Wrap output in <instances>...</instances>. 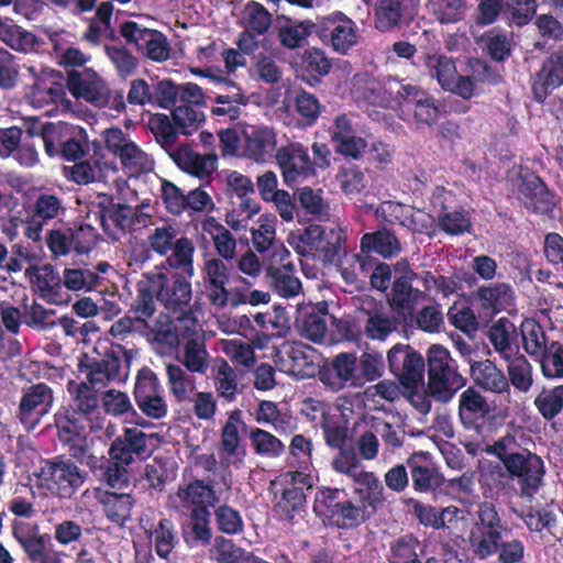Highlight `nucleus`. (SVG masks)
I'll return each instance as SVG.
<instances>
[{"label": "nucleus", "mask_w": 563, "mask_h": 563, "mask_svg": "<svg viewBox=\"0 0 563 563\" xmlns=\"http://www.w3.org/2000/svg\"><path fill=\"white\" fill-rule=\"evenodd\" d=\"M192 251L187 242L180 243L172 258H166L162 268L153 271L158 288V301L168 316H178V323L199 327L197 318L198 303L192 302L194 276Z\"/></svg>", "instance_id": "1"}, {"label": "nucleus", "mask_w": 563, "mask_h": 563, "mask_svg": "<svg viewBox=\"0 0 563 563\" xmlns=\"http://www.w3.org/2000/svg\"><path fill=\"white\" fill-rule=\"evenodd\" d=\"M331 368L340 382L350 383V387H363L383 376L385 364L377 353L363 352L357 357L354 352H341L333 357Z\"/></svg>", "instance_id": "2"}, {"label": "nucleus", "mask_w": 563, "mask_h": 563, "mask_svg": "<svg viewBox=\"0 0 563 563\" xmlns=\"http://www.w3.org/2000/svg\"><path fill=\"white\" fill-rule=\"evenodd\" d=\"M503 528L496 507L488 501L479 504L477 519L468 536L472 553L481 560L497 553Z\"/></svg>", "instance_id": "3"}, {"label": "nucleus", "mask_w": 563, "mask_h": 563, "mask_svg": "<svg viewBox=\"0 0 563 563\" xmlns=\"http://www.w3.org/2000/svg\"><path fill=\"white\" fill-rule=\"evenodd\" d=\"M387 363L400 386L380 380L372 387H420L423 384L424 358L411 345L395 344L387 353Z\"/></svg>", "instance_id": "4"}, {"label": "nucleus", "mask_w": 563, "mask_h": 563, "mask_svg": "<svg viewBox=\"0 0 563 563\" xmlns=\"http://www.w3.org/2000/svg\"><path fill=\"white\" fill-rule=\"evenodd\" d=\"M87 473L71 460L55 457L41 470L40 482L52 495L69 499L84 485Z\"/></svg>", "instance_id": "5"}, {"label": "nucleus", "mask_w": 563, "mask_h": 563, "mask_svg": "<svg viewBox=\"0 0 563 563\" xmlns=\"http://www.w3.org/2000/svg\"><path fill=\"white\" fill-rule=\"evenodd\" d=\"M503 462L510 477L518 479L520 496L531 500L543 485L545 467L542 459L531 452L510 453Z\"/></svg>", "instance_id": "6"}, {"label": "nucleus", "mask_w": 563, "mask_h": 563, "mask_svg": "<svg viewBox=\"0 0 563 563\" xmlns=\"http://www.w3.org/2000/svg\"><path fill=\"white\" fill-rule=\"evenodd\" d=\"M275 159L287 186L313 177L309 148L300 142H289L277 148Z\"/></svg>", "instance_id": "7"}, {"label": "nucleus", "mask_w": 563, "mask_h": 563, "mask_svg": "<svg viewBox=\"0 0 563 563\" xmlns=\"http://www.w3.org/2000/svg\"><path fill=\"white\" fill-rule=\"evenodd\" d=\"M396 100L402 110L412 113L417 125L431 126L441 115L437 100L422 88L411 84H400Z\"/></svg>", "instance_id": "8"}, {"label": "nucleus", "mask_w": 563, "mask_h": 563, "mask_svg": "<svg viewBox=\"0 0 563 563\" xmlns=\"http://www.w3.org/2000/svg\"><path fill=\"white\" fill-rule=\"evenodd\" d=\"M316 35L340 54H345L357 42L355 22L340 11L318 19Z\"/></svg>", "instance_id": "9"}, {"label": "nucleus", "mask_w": 563, "mask_h": 563, "mask_svg": "<svg viewBox=\"0 0 563 563\" xmlns=\"http://www.w3.org/2000/svg\"><path fill=\"white\" fill-rule=\"evenodd\" d=\"M31 82L26 84L29 89L26 96L36 108H43L49 103H57L65 96L64 86L60 82L62 73L51 68L35 66L27 67Z\"/></svg>", "instance_id": "10"}, {"label": "nucleus", "mask_w": 563, "mask_h": 563, "mask_svg": "<svg viewBox=\"0 0 563 563\" xmlns=\"http://www.w3.org/2000/svg\"><path fill=\"white\" fill-rule=\"evenodd\" d=\"M328 132L335 154L353 161L363 157L367 150V141L357 135L351 114L340 113L335 115Z\"/></svg>", "instance_id": "11"}, {"label": "nucleus", "mask_w": 563, "mask_h": 563, "mask_svg": "<svg viewBox=\"0 0 563 563\" xmlns=\"http://www.w3.org/2000/svg\"><path fill=\"white\" fill-rule=\"evenodd\" d=\"M429 382L420 387H465V378L457 372L456 362L442 345L434 344L427 352Z\"/></svg>", "instance_id": "12"}, {"label": "nucleus", "mask_w": 563, "mask_h": 563, "mask_svg": "<svg viewBox=\"0 0 563 563\" xmlns=\"http://www.w3.org/2000/svg\"><path fill=\"white\" fill-rule=\"evenodd\" d=\"M96 208L101 229L112 239H118L119 232L125 233L134 225L133 208L126 203L114 202L113 196L99 194Z\"/></svg>", "instance_id": "13"}, {"label": "nucleus", "mask_w": 563, "mask_h": 563, "mask_svg": "<svg viewBox=\"0 0 563 563\" xmlns=\"http://www.w3.org/2000/svg\"><path fill=\"white\" fill-rule=\"evenodd\" d=\"M232 267L225 261L213 257L206 261L202 268L206 296L209 303L217 309H223L229 306L230 290L227 288V285L230 280Z\"/></svg>", "instance_id": "14"}, {"label": "nucleus", "mask_w": 563, "mask_h": 563, "mask_svg": "<svg viewBox=\"0 0 563 563\" xmlns=\"http://www.w3.org/2000/svg\"><path fill=\"white\" fill-rule=\"evenodd\" d=\"M518 194L525 208L536 214H549L555 208L554 194L538 175L521 177Z\"/></svg>", "instance_id": "15"}, {"label": "nucleus", "mask_w": 563, "mask_h": 563, "mask_svg": "<svg viewBox=\"0 0 563 563\" xmlns=\"http://www.w3.org/2000/svg\"><path fill=\"white\" fill-rule=\"evenodd\" d=\"M218 501L214 490L202 481H194L179 486L176 494L169 497V503L183 512H192L198 507L213 506Z\"/></svg>", "instance_id": "16"}, {"label": "nucleus", "mask_w": 563, "mask_h": 563, "mask_svg": "<svg viewBox=\"0 0 563 563\" xmlns=\"http://www.w3.org/2000/svg\"><path fill=\"white\" fill-rule=\"evenodd\" d=\"M136 296L130 306V313L135 316L137 322H146L152 319L157 310L158 288L154 273L142 274V278L135 285Z\"/></svg>", "instance_id": "17"}, {"label": "nucleus", "mask_w": 563, "mask_h": 563, "mask_svg": "<svg viewBox=\"0 0 563 563\" xmlns=\"http://www.w3.org/2000/svg\"><path fill=\"white\" fill-rule=\"evenodd\" d=\"M475 299L479 311L486 317L493 318L507 307L515 303V292L507 283H494L478 287Z\"/></svg>", "instance_id": "18"}, {"label": "nucleus", "mask_w": 563, "mask_h": 563, "mask_svg": "<svg viewBox=\"0 0 563 563\" xmlns=\"http://www.w3.org/2000/svg\"><path fill=\"white\" fill-rule=\"evenodd\" d=\"M170 158L181 170L201 179L210 177L217 169V154H200L187 145L178 146Z\"/></svg>", "instance_id": "19"}, {"label": "nucleus", "mask_w": 563, "mask_h": 563, "mask_svg": "<svg viewBox=\"0 0 563 563\" xmlns=\"http://www.w3.org/2000/svg\"><path fill=\"white\" fill-rule=\"evenodd\" d=\"M12 534L32 563H38L52 547L51 537L40 533L37 527L14 521Z\"/></svg>", "instance_id": "20"}, {"label": "nucleus", "mask_w": 563, "mask_h": 563, "mask_svg": "<svg viewBox=\"0 0 563 563\" xmlns=\"http://www.w3.org/2000/svg\"><path fill=\"white\" fill-rule=\"evenodd\" d=\"M244 154L252 161L262 163L276 153L277 134L265 125L251 126L244 132Z\"/></svg>", "instance_id": "21"}, {"label": "nucleus", "mask_w": 563, "mask_h": 563, "mask_svg": "<svg viewBox=\"0 0 563 563\" xmlns=\"http://www.w3.org/2000/svg\"><path fill=\"white\" fill-rule=\"evenodd\" d=\"M66 87L76 99L88 102H99L102 99V80L91 68L68 71Z\"/></svg>", "instance_id": "22"}, {"label": "nucleus", "mask_w": 563, "mask_h": 563, "mask_svg": "<svg viewBox=\"0 0 563 563\" xmlns=\"http://www.w3.org/2000/svg\"><path fill=\"white\" fill-rule=\"evenodd\" d=\"M145 433L136 428H128L122 437L115 439L111 444L109 454L112 460L129 465L134 457L145 459L146 456Z\"/></svg>", "instance_id": "23"}, {"label": "nucleus", "mask_w": 563, "mask_h": 563, "mask_svg": "<svg viewBox=\"0 0 563 563\" xmlns=\"http://www.w3.org/2000/svg\"><path fill=\"white\" fill-rule=\"evenodd\" d=\"M241 423L240 411H232L221 431V444L219 457L227 466L240 467L243 462L244 451L240 448L239 424Z\"/></svg>", "instance_id": "24"}, {"label": "nucleus", "mask_w": 563, "mask_h": 563, "mask_svg": "<svg viewBox=\"0 0 563 563\" xmlns=\"http://www.w3.org/2000/svg\"><path fill=\"white\" fill-rule=\"evenodd\" d=\"M86 362L80 360L79 371L86 374L88 382L91 385L103 384L110 380L121 382L119 378L121 362L120 358L113 354L107 353L101 360H90L85 355Z\"/></svg>", "instance_id": "25"}, {"label": "nucleus", "mask_w": 563, "mask_h": 563, "mask_svg": "<svg viewBox=\"0 0 563 563\" xmlns=\"http://www.w3.org/2000/svg\"><path fill=\"white\" fill-rule=\"evenodd\" d=\"M563 85V67L551 54L542 64L532 82L534 99L543 102L550 92Z\"/></svg>", "instance_id": "26"}, {"label": "nucleus", "mask_w": 563, "mask_h": 563, "mask_svg": "<svg viewBox=\"0 0 563 563\" xmlns=\"http://www.w3.org/2000/svg\"><path fill=\"white\" fill-rule=\"evenodd\" d=\"M266 273L273 289L280 297L292 298L301 292L302 284L296 275L295 264L290 261H285L282 257V264L279 266L271 265Z\"/></svg>", "instance_id": "27"}, {"label": "nucleus", "mask_w": 563, "mask_h": 563, "mask_svg": "<svg viewBox=\"0 0 563 563\" xmlns=\"http://www.w3.org/2000/svg\"><path fill=\"white\" fill-rule=\"evenodd\" d=\"M167 322H157L153 329V343L165 347L168 352L176 350L180 342L198 332V327L178 323V316H170Z\"/></svg>", "instance_id": "28"}, {"label": "nucleus", "mask_w": 563, "mask_h": 563, "mask_svg": "<svg viewBox=\"0 0 563 563\" xmlns=\"http://www.w3.org/2000/svg\"><path fill=\"white\" fill-rule=\"evenodd\" d=\"M360 249L390 260L401 252V244L393 231L382 228L374 232L364 233L360 241Z\"/></svg>", "instance_id": "29"}, {"label": "nucleus", "mask_w": 563, "mask_h": 563, "mask_svg": "<svg viewBox=\"0 0 563 563\" xmlns=\"http://www.w3.org/2000/svg\"><path fill=\"white\" fill-rule=\"evenodd\" d=\"M332 68L331 60L320 48H309L305 51L298 66L300 78L313 86L320 82L321 78L330 73Z\"/></svg>", "instance_id": "30"}, {"label": "nucleus", "mask_w": 563, "mask_h": 563, "mask_svg": "<svg viewBox=\"0 0 563 563\" xmlns=\"http://www.w3.org/2000/svg\"><path fill=\"white\" fill-rule=\"evenodd\" d=\"M410 277L396 276L391 286L389 305L399 313H411L423 292L412 286Z\"/></svg>", "instance_id": "31"}, {"label": "nucleus", "mask_w": 563, "mask_h": 563, "mask_svg": "<svg viewBox=\"0 0 563 563\" xmlns=\"http://www.w3.org/2000/svg\"><path fill=\"white\" fill-rule=\"evenodd\" d=\"M177 230L170 224L157 227L154 229L153 233H151L147 238L148 245L152 251L162 256H165L169 252H172L170 255L166 257L172 258L176 253V250L179 246V244L187 242V247L189 246L194 254L195 246L192 241L187 236L177 238Z\"/></svg>", "instance_id": "32"}, {"label": "nucleus", "mask_w": 563, "mask_h": 563, "mask_svg": "<svg viewBox=\"0 0 563 563\" xmlns=\"http://www.w3.org/2000/svg\"><path fill=\"white\" fill-rule=\"evenodd\" d=\"M517 329L506 317L498 319L488 331V339L495 351L508 358L517 352Z\"/></svg>", "instance_id": "33"}, {"label": "nucleus", "mask_w": 563, "mask_h": 563, "mask_svg": "<svg viewBox=\"0 0 563 563\" xmlns=\"http://www.w3.org/2000/svg\"><path fill=\"white\" fill-rule=\"evenodd\" d=\"M95 150V158L93 165L90 161L79 162L71 167L70 169V178L79 184V185H88L96 180H99L107 170H115V166L113 163L103 161V156L99 155V151L101 150L100 145L95 141L92 143Z\"/></svg>", "instance_id": "34"}, {"label": "nucleus", "mask_w": 563, "mask_h": 563, "mask_svg": "<svg viewBox=\"0 0 563 563\" xmlns=\"http://www.w3.org/2000/svg\"><path fill=\"white\" fill-rule=\"evenodd\" d=\"M97 499L102 505L107 518L112 522L122 525L130 518L134 505L130 494L99 492Z\"/></svg>", "instance_id": "35"}, {"label": "nucleus", "mask_w": 563, "mask_h": 563, "mask_svg": "<svg viewBox=\"0 0 563 563\" xmlns=\"http://www.w3.org/2000/svg\"><path fill=\"white\" fill-rule=\"evenodd\" d=\"M494 410L493 404L485 399L476 389H465L460 398V416L466 424L483 419Z\"/></svg>", "instance_id": "36"}, {"label": "nucleus", "mask_w": 563, "mask_h": 563, "mask_svg": "<svg viewBox=\"0 0 563 563\" xmlns=\"http://www.w3.org/2000/svg\"><path fill=\"white\" fill-rule=\"evenodd\" d=\"M147 126L154 135L156 142L170 156L178 146L176 141L178 136V129L170 121L168 115L164 113H155L148 119Z\"/></svg>", "instance_id": "37"}, {"label": "nucleus", "mask_w": 563, "mask_h": 563, "mask_svg": "<svg viewBox=\"0 0 563 563\" xmlns=\"http://www.w3.org/2000/svg\"><path fill=\"white\" fill-rule=\"evenodd\" d=\"M353 482L355 483V493L363 503L374 509L383 505L385 501L384 487L373 472L363 471Z\"/></svg>", "instance_id": "38"}, {"label": "nucleus", "mask_w": 563, "mask_h": 563, "mask_svg": "<svg viewBox=\"0 0 563 563\" xmlns=\"http://www.w3.org/2000/svg\"><path fill=\"white\" fill-rule=\"evenodd\" d=\"M202 228L211 235L216 251L222 257L221 260L232 261L236 249V242L232 233L214 218L207 219Z\"/></svg>", "instance_id": "39"}, {"label": "nucleus", "mask_w": 563, "mask_h": 563, "mask_svg": "<svg viewBox=\"0 0 563 563\" xmlns=\"http://www.w3.org/2000/svg\"><path fill=\"white\" fill-rule=\"evenodd\" d=\"M423 65L429 75L435 78L439 85L445 90L452 88L453 79L457 75L455 63L445 55H426Z\"/></svg>", "instance_id": "40"}, {"label": "nucleus", "mask_w": 563, "mask_h": 563, "mask_svg": "<svg viewBox=\"0 0 563 563\" xmlns=\"http://www.w3.org/2000/svg\"><path fill=\"white\" fill-rule=\"evenodd\" d=\"M404 16V0H377L375 4V27L388 32L400 25Z\"/></svg>", "instance_id": "41"}, {"label": "nucleus", "mask_w": 563, "mask_h": 563, "mask_svg": "<svg viewBox=\"0 0 563 563\" xmlns=\"http://www.w3.org/2000/svg\"><path fill=\"white\" fill-rule=\"evenodd\" d=\"M184 365L190 373L207 374L209 369L208 352L206 344L197 335L185 339Z\"/></svg>", "instance_id": "42"}, {"label": "nucleus", "mask_w": 563, "mask_h": 563, "mask_svg": "<svg viewBox=\"0 0 563 563\" xmlns=\"http://www.w3.org/2000/svg\"><path fill=\"white\" fill-rule=\"evenodd\" d=\"M520 331L523 341L525 351L534 357L544 355L549 349L547 345V335L543 327L534 319H526L521 325Z\"/></svg>", "instance_id": "43"}, {"label": "nucleus", "mask_w": 563, "mask_h": 563, "mask_svg": "<svg viewBox=\"0 0 563 563\" xmlns=\"http://www.w3.org/2000/svg\"><path fill=\"white\" fill-rule=\"evenodd\" d=\"M412 484L416 490L428 492L434 485V471L430 466L427 454L415 453L407 460Z\"/></svg>", "instance_id": "44"}, {"label": "nucleus", "mask_w": 563, "mask_h": 563, "mask_svg": "<svg viewBox=\"0 0 563 563\" xmlns=\"http://www.w3.org/2000/svg\"><path fill=\"white\" fill-rule=\"evenodd\" d=\"M118 157L132 175L148 173L154 168V161L133 141L123 146Z\"/></svg>", "instance_id": "45"}, {"label": "nucleus", "mask_w": 563, "mask_h": 563, "mask_svg": "<svg viewBox=\"0 0 563 563\" xmlns=\"http://www.w3.org/2000/svg\"><path fill=\"white\" fill-rule=\"evenodd\" d=\"M148 538L156 554L162 559H167L177 543L175 527L167 519H161L157 526L150 531Z\"/></svg>", "instance_id": "46"}, {"label": "nucleus", "mask_w": 563, "mask_h": 563, "mask_svg": "<svg viewBox=\"0 0 563 563\" xmlns=\"http://www.w3.org/2000/svg\"><path fill=\"white\" fill-rule=\"evenodd\" d=\"M504 20L510 25L522 27L536 16L537 0H503Z\"/></svg>", "instance_id": "47"}, {"label": "nucleus", "mask_w": 563, "mask_h": 563, "mask_svg": "<svg viewBox=\"0 0 563 563\" xmlns=\"http://www.w3.org/2000/svg\"><path fill=\"white\" fill-rule=\"evenodd\" d=\"M526 527L531 532H542L543 530L552 533L558 525V516L555 509L547 505L540 508H530L527 512L518 514Z\"/></svg>", "instance_id": "48"}, {"label": "nucleus", "mask_w": 563, "mask_h": 563, "mask_svg": "<svg viewBox=\"0 0 563 563\" xmlns=\"http://www.w3.org/2000/svg\"><path fill=\"white\" fill-rule=\"evenodd\" d=\"M52 389H31L26 393L20 402L22 420L41 417L47 413L52 402Z\"/></svg>", "instance_id": "49"}, {"label": "nucleus", "mask_w": 563, "mask_h": 563, "mask_svg": "<svg viewBox=\"0 0 563 563\" xmlns=\"http://www.w3.org/2000/svg\"><path fill=\"white\" fill-rule=\"evenodd\" d=\"M244 26L258 35H264L272 26V13L260 2L250 0L243 10Z\"/></svg>", "instance_id": "50"}, {"label": "nucleus", "mask_w": 563, "mask_h": 563, "mask_svg": "<svg viewBox=\"0 0 563 563\" xmlns=\"http://www.w3.org/2000/svg\"><path fill=\"white\" fill-rule=\"evenodd\" d=\"M306 495L302 487L287 486L275 505L278 516L286 520H291L296 515L303 510Z\"/></svg>", "instance_id": "51"}, {"label": "nucleus", "mask_w": 563, "mask_h": 563, "mask_svg": "<svg viewBox=\"0 0 563 563\" xmlns=\"http://www.w3.org/2000/svg\"><path fill=\"white\" fill-rule=\"evenodd\" d=\"M294 108L299 117L300 126L302 128L314 125L321 113L319 99L313 93L305 90L296 95Z\"/></svg>", "instance_id": "52"}, {"label": "nucleus", "mask_w": 563, "mask_h": 563, "mask_svg": "<svg viewBox=\"0 0 563 563\" xmlns=\"http://www.w3.org/2000/svg\"><path fill=\"white\" fill-rule=\"evenodd\" d=\"M210 376L219 387H238L239 384L244 387L249 371L233 368L224 358L217 357L211 365Z\"/></svg>", "instance_id": "53"}, {"label": "nucleus", "mask_w": 563, "mask_h": 563, "mask_svg": "<svg viewBox=\"0 0 563 563\" xmlns=\"http://www.w3.org/2000/svg\"><path fill=\"white\" fill-rule=\"evenodd\" d=\"M222 350L235 368L246 369L249 374L251 373V368L256 363V356L254 349L249 343L240 340H227L223 342ZM246 377L250 379V375Z\"/></svg>", "instance_id": "54"}, {"label": "nucleus", "mask_w": 563, "mask_h": 563, "mask_svg": "<svg viewBox=\"0 0 563 563\" xmlns=\"http://www.w3.org/2000/svg\"><path fill=\"white\" fill-rule=\"evenodd\" d=\"M89 146L87 132L74 125L57 157L76 163L89 153Z\"/></svg>", "instance_id": "55"}, {"label": "nucleus", "mask_w": 563, "mask_h": 563, "mask_svg": "<svg viewBox=\"0 0 563 563\" xmlns=\"http://www.w3.org/2000/svg\"><path fill=\"white\" fill-rule=\"evenodd\" d=\"M471 374L475 387H509L501 371L488 360L473 364Z\"/></svg>", "instance_id": "56"}, {"label": "nucleus", "mask_w": 563, "mask_h": 563, "mask_svg": "<svg viewBox=\"0 0 563 563\" xmlns=\"http://www.w3.org/2000/svg\"><path fill=\"white\" fill-rule=\"evenodd\" d=\"M74 125L58 122H48V126L43 132V144L45 153L49 157H57L64 146Z\"/></svg>", "instance_id": "57"}, {"label": "nucleus", "mask_w": 563, "mask_h": 563, "mask_svg": "<svg viewBox=\"0 0 563 563\" xmlns=\"http://www.w3.org/2000/svg\"><path fill=\"white\" fill-rule=\"evenodd\" d=\"M173 122L180 133L191 134L205 121V114L199 108L179 104L172 110Z\"/></svg>", "instance_id": "58"}, {"label": "nucleus", "mask_w": 563, "mask_h": 563, "mask_svg": "<svg viewBox=\"0 0 563 563\" xmlns=\"http://www.w3.org/2000/svg\"><path fill=\"white\" fill-rule=\"evenodd\" d=\"M65 211L62 198L52 192H41L33 203V217L47 223Z\"/></svg>", "instance_id": "59"}, {"label": "nucleus", "mask_w": 563, "mask_h": 563, "mask_svg": "<svg viewBox=\"0 0 563 563\" xmlns=\"http://www.w3.org/2000/svg\"><path fill=\"white\" fill-rule=\"evenodd\" d=\"M313 33L316 34V22L306 20L295 25L282 26L278 37L283 46L294 49L300 47L306 38Z\"/></svg>", "instance_id": "60"}, {"label": "nucleus", "mask_w": 563, "mask_h": 563, "mask_svg": "<svg viewBox=\"0 0 563 563\" xmlns=\"http://www.w3.org/2000/svg\"><path fill=\"white\" fill-rule=\"evenodd\" d=\"M100 282V276L88 268H65L63 285L74 291L92 290Z\"/></svg>", "instance_id": "61"}, {"label": "nucleus", "mask_w": 563, "mask_h": 563, "mask_svg": "<svg viewBox=\"0 0 563 563\" xmlns=\"http://www.w3.org/2000/svg\"><path fill=\"white\" fill-rule=\"evenodd\" d=\"M212 556L218 563H249L252 554L236 547L231 540L218 537L212 548Z\"/></svg>", "instance_id": "62"}, {"label": "nucleus", "mask_w": 563, "mask_h": 563, "mask_svg": "<svg viewBox=\"0 0 563 563\" xmlns=\"http://www.w3.org/2000/svg\"><path fill=\"white\" fill-rule=\"evenodd\" d=\"M214 522L222 533L234 536L242 533L244 521L241 512L228 505H221L214 509Z\"/></svg>", "instance_id": "63"}, {"label": "nucleus", "mask_w": 563, "mask_h": 563, "mask_svg": "<svg viewBox=\"0 0 563 563\" xmlns=\"http://www.w3.org/2000/svg\"><path fill=\"white\" fill-rule=\"evenodd\" d=\"M538 358L540 360L541 369L545 377H563V346L559 342H551L545 354L540 355Z\"/></svg>", "instance_id": "64"}]
</instances>
